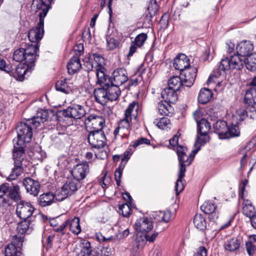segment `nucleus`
Instances as JSON below:
<instances>
[{
  "instance_id": "nucleus-1",
  "label": "nucleus",
  "mask_w": 256,
  "mask_h": 256,
  "mask_svg": "<svg viewBox=\"0 0 256 256\" xmlns=\"http://www.w3.org/2000/svg\"><path fill=\"white\" fill-rule=\"evenodd\" d=\"M134 228L137 232L136 244L138 248H142L147 242H154L158 234V232L154 231L150 235L149 232L154 228L153 222L147 217L138 218L134 224Z\"/></svg>"
},
{
  "instance_id": "nucleus-2",
  "label": "nucleus",
  "mask_w": 256,
  "mask_h": 256,
  "mask_svg": "<svg viewBox=\"0 0 256 256\" xmlns=\"http://www.w3.org/2000/svg\"><path fill=\"white\" fill-rule=\"evenodd\" d=\"M13 140L14 148L12 152L14 167L12 168L10 174L7 178L9 181L15 180L21 174L24 170V167L28 163L25 152L26 144L15 142Z\"/></svg>"
},
{
  "instance_id": "nucleus-3",
  "label": "nucleus",
  "mask_w": 256,
  "mask_h": 256,
  "mask_svg": "<svg viewBox=\"0 0 256 256\" xmlns=\"http://www.w3.org/2000/svg\"><path fill=\"white\" fill-rule=\"evenodd\" d=\"M20 186L17 184L4 182L0 186V208L7 209L12 205V202L22 200Z\"/></svg>"
},
{
  "instance_id": "nucleus-4",
  "label": "nucleus",
  "mask_w": 256,
  "mask_h": 256,
  "mask_svg": "<svg viewBox=\"0 0 256 256\" xmlns=\"http://www.w3.org/2000/svg\"><path fill=\"white\" fill-rule=\"evenodd\" d=\"M244 65V58H242L237 54L230 56V58L226 57L221 60L218 68L213 71L214 74L211 76L218 78L230 69L241 70Z\"/></svg>"
},
{
  "instance_id": "nucleus-5",
  "label": "nucleus",
  "mask_w": 256,
  "mask_h": 256,
  "mask_svg": "<svg viewBox=\"0 0 256 256\" xmlns=\"http://www.w3.org/2000/svg\"><path fill=\"white\" fill-rule=\"evenodd\" d=\"M32 123V121L27 120L18 124L16 128L17 138H14L16 142L26 144L30 142L33 136L32 129L34 128Z\"/></svg>"
},
{
  "instance_id": "nucleus-6",
  "label": "nucleus",
  "mask_w": 256,
  "mask_h": 256,
  "mask_svg": "<svg viewBox=\"0 0 256 256\" xmlns=\"http://www.w3.org/2000/svg\"><path fill=\"white\" fill-rule=\"evenodd\" d=\"M102 126L99 129H94L88 132L87 138L89 144L93 148H103L106 144V138Z\"/></svg>"
},
{
  "instance_id": "nucleus-7",
  "label": "nucleus",
  "mask_w": 256,
  "mask_h": 256,
  "mask_svg": "<svg viewBox=\"0 0 256 256\" xmlns=\"http://www.w3.org/2000/svg\"><path fill=\"white\" fill-rule=\"evenodd\" d=\"M24 236L15 235L12 242L5 248V256H24L21 252Z\"/></svg>"
},
{
  "instance_id": "nucleus-8",
  "label": "nucleus",
  "mask_w": 256,
  "mask_h": 256,
  "mask_svg": "<svg viewBox=\"0 0 256 256\" xmlns=\"http://www.w3.org/2000/svg\"><path fill=\"white\" fill-rule=\"evenodd\" d=\"M59 114L65 118L78 120L81 119L86 115V111L84 106L72 104L66 109L60 111Z\"/></svg>"
},
{
  "instance_id": "nucleus-9",
  "label": "nucleus",
  "mask_w": 256,
  "mask_h": 256,
  "mask_svg": "<svg viewBox=\"0 0 256 256\" xmlns=\"http://www.w3.org/2000/svg\"><path fill=\"white\" fill-rule=\"evenodd\" d=\"M35 65L24 63L19 64L14 72L11 70L8 74L18 81L22 82L26 78L29 76L32 73Z\"/></svg>"
},
{
  "instance_id": "nucleus-10",
  "label": "nucleus",
  "mask_w": 256,
  "mask_h": 256,
  "mask_svg": "<svg viewBox=\"0 0 256 256\" xmlns=\"http://www.w3.org/2000/svg\"><path fill=\"white\" fill-rule=\"evenodd\" d=\"M34 210L35 208L30 202L22 200L17 204L16 214L20 219L26 220L32 216Z\"/></svg>"
},
{
  "instance_id": "nucleus-11",
  "label": "nucleus",
  "mask_w": 256,
  "mask_h": 256,
  "mask_svg": "<svg viewBox=\"0 0 256 256\" xmlns=\"http://www.w3.org/2000/svg\"><path fill=\"white\" fill-rule=\"evenodd\" d=\"M80 218L75 216L66 220L63 224L55 228L56 232H60L64 234L63 232L66 227L68 226L70 230L74 234L78 235L81 232V227L80 224Z\"/></svg>"
},
{
  "instance_id": "nucleus-12",
  "label": "nucleus",
  "mask_w": 256,
  "mask_h": 256,
  "mask_svg": "<svg viewBox=\"0 0 256 256\" xmlns=\"http://www.w3.org/2000/svg\"><path fill=\"white\" fill-rule=\"evenodd\" d=\"M44 21L39 20L36 26L29 30L28 34V40L32 43L38 44L44 36Z\"/></svg>"
},
{
  "instance_id": "nucleus-13",
  "label": "nucleus",
  "mask_w": 256,
  "mask_h": 256,
  "mask_svg": "<svg viewBox=\"0 0 256 256\" xmlns=\"http://www.w3.org/2000/svg\"><path fill=\"white\" fill-rule=\"evenodd\" d=\"M23 47L25 52L24 54L26 56V62L30 64L35 65L34 63L38 57L39 56V44H26Z\"/></svg>"
},
{
  "instance_id": "nucleus-14",
  "label": "nucleus",
  "mask_w": 256,
  "mask_h": 256,
  "mask_svg": "<svg viewBox=\"0 0 256 256\" xmlns=\"http://www.w3.org/2000/svg\"><path fill=\"white\" fill-rule=\"evenodd\" d=\"M52 2L53 0H33V7L36 8V12H40L39 20L44 21Z\"/></svg>"
},
{
  "instance_id": "nucleus-15",
  "label": "nucleus",
  "mask_w": 256,
  "mask_h": 256,
  "mask_svg": "<svg viewBox=\"0 0 256 256\" xmlns=\"http://www.w3.org/2000/svg\"><path fill=\"white\" fill-rule=\"evenodd\" d=\"M88 172L89 165L87 162L77 164L73 168L71 172L73 178L80 182H82Z\"/></svg>"
},
{
  "instance_id": "nucleus-16",
  "label": "nucleus",
  "mask_w": 256,
  "mask_h": 256,
  "mask_svg": "<svg viewBox=\"0 0 256 256\" xmlns=\"http://www.w3.org/2000/svg\"><path fill=\"white\" fill-rule=\"evenodd\" d=\"M128 80L126 70L123 68H118L115 70L111 78V84H114L118 86L127 82Z\"/></svg>"
},
{
  "instance_id": "nucleus-17",
  "label": "nucleus",
  "mask_w": 256,
  "mask_h": 256,
  "mask_svg": "<svg viewBox=\"0 0 256 256\" xmlns=\"http://www.w3.org/2000/svg\"><path fill=\"white\" fill-rule=\"evenodd\" d=\"M216 204L210 201L205 202L200 206V210L206 214H210V220L215 221L218 218V212Z\"/></svg>"
},
{
  "instance_id": "nucleus-18",
  "label": "nucleus",
  "mask_w": 256,
  "mask_h": 256,
  "mask_svg": "<svg viewBox=\"0 0 256 256\" xmlns=\"http://www.w3.org/2000/svg\"><path fill=\"white\" fill-rule=\"evenodd\" d=\"M198 72V70L194 67L190 66L184 72L180 73L182 76H184L182 78L184 86L190 87L192 86L196 80Z\"/></svg>"
},
{
  "instance_id": "nucleus-19",
  "label": "nucleus",
  "mask_w": 256,
  "mask_h": 256,
  "mask_svg": "<svg viewBox=\"0 0 256 256\" xmlns=\"http://www.w3.org/2000/svg\"><path fill=\"white\" fill-rule=\"evenodd\" d=\"M23 185L25 187L27 192L34 196L38 195L40 186L38 181L30 177H26L23 180Z\"/></svg>"
},
{
  "instance_id": "nucleus-20",
  "label": "nucleus",
  "mask_w": 256,
  "mask_h": 256,
  "mask_svg": "<svg viewBox=\"0 0 256 256\" xmlns=\"http://www.w3.org/2000/svg\"><path fill=\"white\" fill-rule=\"evenodd\" d=\"M173 66L182 72L190 66V59L186 54H180L174 58Z\"/></svg>"
},
{
  "instance_id": "nucleus-21",
  "label": "nucleus",
  "mask_w": 256,
  "mask_h": 256,
  "mask_svg": "<svg viewBox=\"0 0 256 256\" xmlns=\"http://www.w3.org/2000/svg\"><path fill=\"white\" fill-rule=\"evenodd\" d=\"M254 46L248 40H243L237 44L236 47V54L242 58H246L252 53Z\"/></svg>"
},
{
  "instance_id": "nucleus-22",
  "label": "nucleus",
  "mask_w": 256,
  "mask_h": 256,
  "mask_svg": "<svg viewBox=\"0 0 256 256\" xmlns=\"http://www.w3.org/2000/svg\"><path fill=\"white\" fill-rule=\"evenodd\" d=\"M148 38L146 33H141L136 36L134 41L132 42L130 46L129 52L127 54L128 58L132 56L136 51L138 48L142 47Z\"/></svg>"
},
{
  "instance_id": "nucleus-23",
  "label": "nucleus",
  "mask_w": 256,
  "mask_h": 256,
  "mask_svg": "<svg viewBox=\"0 0 256 256\" xmlns=\"http://www.w3.org/2000/svg\"><path fill=\"white\" fill-rule=\"evenodd\" d=\"M80 256H100L98 249L92 248L90 242L84 240L80 244Z\"/></svg>"
},
{
  "instance_id": "nucleus-24",
  "label": "nucleus",
  "mask_w": 256,
  "mask_h": 256,
  "mask_svg": "<svg viewBox=\"0 0 256 256\" xmlns=\"http://www.w3.org/2000/svg\"><path fill=\"white\" fill-rule=\"evenodd\" d=\"M214 132L218 136L220 139H226L227 132L228 131V126L227 123L224 120H218L213 125Z\"/></svg>"
},
{
  "instance_id": "nucleus-25",
  "label": "nucleus",
  "mask_w": 256,
  "mask_h": 256,
  "mask_svg": "<svg viewBox=\"0 0 256 256\" xmlns=\"http://www.w3.org/2000/svg\"><path fill=\"white\" fill-rule=\"evenodd\" d=\"M177 91L170 87L166 88L161 92L162 98L165 102L174 104L178 98Z\"/></svg>"
},
{
  "instance_id": "nucleus-26",
  "label": "nucleus",
  "mask_w": 256,
  "mask_h": 256,
  "mask_svg": "<svg viewBox=\"0 0 256 256\" xmlns=\"http://www.w3.org/2000/svg\"><path fill=\"white\" fill-rule=\"evenodd\" d=\"M188 149L187 148L182 146H177L176 154L178 157V160L179 162H188V166H190L192 161L193 160V157L192 154L187 156L186 152Z\"/></svg>"
},
{
  "instance_id": "nucleus-27",
  "label": "nucleus",
  "mask_w": 256,
  "mask_h": 256,
  "mask_svg": "<svg viewBox=\"0 0 256 256\" xmlns=\"http://www.w3.org/2000/svg\"><path fill=\"white\" fill-rule=\"evenodd\" d=\"M108 100L114 101L117 100L121 94L119 86L114 84H108L106 85Z\"/></svg>"
},
{
  "instance_id": "nucleus-28",
  "label": "nucleus",
  "mask_w": 256,
  "mask_h": 256,
  "mask_svg": "<svg viewBox=\"0 0 256 256\" xmlns=\"http://www.w3.org/2000/svg\"><path fill=\"white\" fill-rule=\"evenodd\" d=\"M101 86V88L95 89L94 94L96 101L103 105L108 100L106 86Z\"/></svg>"
},
{
  "instance_id": "nucleus-29",
  "label": "nucleus",
  "mask_w": 256,
  "mask_h": 256,
  "mask_svg": "<svg viewBox=\"0 0 256 256\" xmlns=\"http://www.w3.org/2000/svg\"><path fill=\"white\" fill-rule=\"evenodd\" d=\"M132 120V118L126 117L120 120L118 123V127L121 128L122 138L128 139L130 134V122Z\"/></svg>"
},
{
  "instance_id": "nucleus-30",
  "label": "nucleus",
  "mask_w": 256,
  "mask_h": 256,
  "mask_svg": "<svg viewBox=\"0 0 256 256\" xmlns=\"http://www.w3.org/2000/svg\"><path fill=\"white\" fill-rule=\"evenodd\" d=\"M96 71L97 84L100 86H106L107 84H111V78L106 74V70L104 68H97Z\"/></svg>"
},
{
  "instance_id": "nucleus-31",
  "label": "nucleus",
  "mask_w": 256,
  "mask_h": 256,
  "mask_svg": "<svg viewBox=\"0 0 256 256\" xmlns=\"http://www.w3.org/2000/svg\"><path fill=\"white\" fill-rule=\"evenodd\" d=\"M81 66L80 57L77 56H73L67 64L68 72L70 74H74L80 70Z\"/></svg>"
},
{
  "instance_id": "nucleus-32",
  "label": "nucleus",
  "mask_w": 256,
  "mask_h": 256,
  "mask_svg": "<svg viewBox=\"0 0 256 256\" xmlns=\"http://www.w3.org/2000/svg\"><path fill=\"white\" fill-rule=\"evenodd\" d=\"M82 182L77 180L75 178L68 180L63 185L64 189L68 191L71 195L73 194L79 188H81Z\"/></svg>"
},
{
  "instance_id": "nucleus-33",
  "label": "nucleus",
  "mask_w": 256,
  "mask_h": 256,
  "mask_svg": "<svg viewBox=\"0 0 256 256\" xmlns=\"http://www.w3.org/2000/svg\"><path fill=\"white\" fill-rule=\"evenodd\" d=\"M48 117V112L44 110H40L36 113V115L31 119H28L32 122V125L34 128H38L41 122L46 120Z\"/></svg>"
},
{
  "instance_id": "nucleus-34",
  "label": "nucleus",
  "mask_w": 256,
  "mask_h": 256,
  "mask_svg": "<svg viewBox=\"0 0 256 256\" xmlns=\"http://www.w3.org/2000/svg\"><path fill=\"white\" fill-rule=\"evenodd\" d=\"M54 194L50 192H48L40 196L38 202L42 207L46 206L51 205L54 202Z\"/></svg>"
},
{
  "instance_id": "nucleus-35",
  "label": "nucleus",
  "mask_w": 256,
  "mask_h": 256,
  "mask_svg": "<svg viewBox=\"0 0 256 256\" xmlns=\"http://www.w3.org/2000/svg\"><path fill=\"white\" fill-rule=\"evenodd\" d=\"M212 94V92L209 88H202L198 96V102L202 104H206L210 100Z\"/></svg>"
},
{
  "instance_id": "nucleus-36",
  "label": "nucleus",
  "mask_w": 256,
  "mask_h": 256,
  "mask_svg": "<svg viewBox=\"0 0 256 256\" xmlns=\"http://www.w3.org/2000/svg\"><path fill=\"white\" fill-rule=\"evenodd\" d=\"M158 10V6L156 0H150L147 7L148 14L146 16V20L151 22L154 16L157 14Z\"/></svg>"
},
{
  "instance_id": "nucleus-37",
  "label": "nucleus",
  "mask_w": 256,
  "mask_h": 256,
  "mask_svg": "<svg viewBox=\"0 0 256 256\" xmlns=\"http://www.w3.org/2000/svg\"><path fill=\"white\" fill-rule=\"evenodd\" d=\"M197 132L202 134V135L208 134L210 128V123L205 118H202L198 122H197Z\"/></svg>"
},
{
  "instance_id": "nucleus-38",
  "label": "nucleus",
  "mask_w": 256,
  "mask_h": 256,
  "mask_svg": "<svg viewBox=\"0 0 256 256\" xmlns=\"http://www.w3.org/2000/svg\"><path fill=\"white\" fill-rule=\"evenodd\" d=\"M170 103L160 102L158 103V110L162 115L172 116L173 114L174 108Z\"/></svg>"
},
{
  "instance_id": "nucleus-39",
  "label": "nucleus",
  "mask_w": 256,
  "mask_h": 256,
  "mask_svg": "<svg viewBox=\"0 0 256 256\" xmlns=\"http://www.w3.org/2000/svg\"><path fill=\"white\" fill-rule=\"evenodd\" d=\"M244 101L248 105L256 104V88H250L246 92Z\"/></svg>"
},
{
  "instance_id": "nucleus-40",
  "label": "nucleus",
  "mask_w": 256,
  "mask_h": 256,
  "mask_svg": "<svg viewBox=\"0 0 256 256\" xmlns=\"http://www.w3.org/2000/svg\"><path fill=\"white\" fill-rule=\"evenodd\" d=\"M244 65L246 68L251 71H256V53H252L244 58Z\"/></svg>"
},
{
  "instance_id": "nucleus-41",
  "label": "nucleus",
  "mask_w": 256,
  "mask_h": 256,
  "mask_svg": "<svg viewBox=\"0 0 256 256\" xmlns=\"http://www.w3.org/2000/svg\"><path fill=\"white\" fill-rule=\"evenodd\" d=\"M182 86H184V82L182 78L179 76H173L168 80V87L176 90H179Z\"/></svg>"
},
{
  "instance_id": "nucleus-42",
  "label": "nucleus",
  "mask_w": 256,
  "mask_h": 256,
  "mask_svg": "<svg viewBox=\"0 0 256 256\" xmlns=\"http://www.w3.org/2000/svg\"><path fill=\"white\" fill-rule=\"evenodd\" d=\"M66 81V78L57 81L55 84L56 90L64 94H69L72 91V89Z\"/></svg>"
},
{
  "instance_id": "nucleus-43",
  "label": "nucleus",
  "mask_w": 256,
  "mask_h": 256,
  "mask_svg": "<svg viewBox=\"0 0 256 256\" xmlns=\"http://www.w3.org/2000/svg\"><path fill=\"white\" fill-rule=\"evenodd\" d=\"M194 223L195 226L201 230H206V222L205 218L201 214H196L194 218Z\"/></svg>"
},
{
  "instance_id": "nucleus-44",
  "label": "nucleus",
  "mask_w": 256,
  "mask_h": 256,
  "mask_svg": "<svg viewBox=\"0 0 256 256\" xmlns=\"http://www.w3.org/2000/svg\"><path fill=\"white\" fill-rule=\"evenodd\" d=\"M30 228H32V227L30 226V220L28 219L19 222L18 224L16 230L18 234H23L26 233Z\"/></svg>"
},
{
  "instance_id": "nucleus-45",
  "label": "nucleus",
  "mask_w": 256,
  "mask_h": 256,
  "mask_svg": "<svg viewBox=\"0 0 256 256\" xmlns=\"http://www.w3.org/2000/svg\"><path fill=\"white\" fill-rule=\"evenodd\" d=\"M240 246V240L236 238H233L227 241L225 244V248L230 252L238 250Z\"/></svg>"
},
{
  "instance_id": "nucleus-46",
  "label": "nucleus",
  "mask_w": 256,
  "mask_h": 256,
  "mask_svg": "<svg viewBox=\"0 0 256 256\" xmlns=\"http://www.w3.org/2000/svg\"><path fill=\"white\" fill-rule=\"evenodd\" d=\"M24 52L25 51L23 47L16 50L14 52L13 59L18 62H20L24 60V63H26V56Z\"/></svg>"
},
{
  "instance_id": "nucleus-47",
  "label": "nucleus",
  "mask_w": 256,
  "mask_h": 256,
  "mask_svg": "<svg viewBox=\"0 0 256 256\" xmlns=\"http://www.w3.org/2000/svg\"><path fill=\"white\" fill-rule=\"evenodd\" d=\"M70 196L71 194L64 189L63 186L60 190L56 191L54 194V198L58 202H62Z\"/></svg>"
},
{
  "instance_id": "nucleus-48",
  "label": "nucleus",
  "mask_w": 256,
  "mask_h": 256,
  "mask_svg": "<svg viewBox=\"0 0 256 256\" xmlns=\"http://www.w3.org/2000/svg\"><path fill=\"white\" fill-rule=\"evenodd\" d=\"M227 134H226V138L238 136L240 135V130L238 126L236 124H232L230 127L228 126Z\"/></svg>"
},
{
  "instance_id": "nucleus-49",
  "label": "nucleus",
  "mask_w": 256,
  "mask_h": 256,
  "mask_svg": "<svg viewBox=\"0 0 256 256\" xmlns=\"http://www.w3.org/2000/svg\"><path fill=\"white\" fill-rule=\"evenodd\" d=\"M119 213L124 217H128L132 213V209L127 204H120L118 206Z\"/></svg>"
},
{
  "instance_id": "nucleus-50",
  "label": "nucleus",
  "mask_w": 256,
  "mask_h": 256,
  "mask_svg": "<svg viewBox=\"0 0 256 256\" xmlns=\"http://www.w3.org/2000/svg\"><path fill=\"white\" fill-rule=\"evenodd\" d=\"M94 121L96 124H98L100 126H103L105 124V120L100 116L96 115H90L86 118L85 123Z\"/></svg>"
},
{
  "instance_id": "nucleus-51",
  "label": "nucleus",
  "mask_w": 256,
  "mask_h": 256,
  "mask_svg": "<svg viewBox=\"0 0 256 256\" xmlns=\"http://www.w3.org/2000/svg\"><path fill=\"white\" fill-rule=\"evenodd\" d=\"M158 217V220L160 222H168L171 218V212L170 211H160L157 214Z\"/></svg>"
},
{
  "instance_id": "nucleus-52",
  "label": "nucleus",
  "mask_w": 256,
  "mask_h": 256,
  "mask_svg": "<svg viewBox=\"0 0 256 256\" xmlns=\"http://www.w3.org/2000/svg\"><path fill=\"white\" fill-rule=\"evenodd\" d=\"M186 162H179L178 164V179L176 180V186L178 182H181L182 180H183L184 177L185 176V172H186V166L187 164Z\"/></svg>"
},
{
  "instance_id": "nucleus-53",
  "label": "nucleus",
  "mask_w": 256,
  "mask_h": 256,
  "mask_svg": "<svg viewBox=\"0 0 256 256\" xmlns=\"http://www.w3.org/2000/svg\"><path fill=\"white\" fill-rule=\"evenodd\" d=\"M92 55L96 63V65L95 66L96 70L97 68H104V65L105 64V59L104 58L97 53H94Z\"/></svg>"
},
{
  "instance_id": "nucleus-54",
  "label": "nucleus",
  "mask_w": 256,
  "mask_h": 256,
  "mask_svg": "<svg viewBox=\"0 0 256 256\" xmlns=\"http://www.w3.org/2000/svg\"><path fill=\"white\" fill-rule=\"evenodd\" d=\"M242 213L250 218L256 214L254 206H242Z\"/></svg>"
},
{
  "instance_id": "nucleus-55",
  "label": "nucleus",
  "mask_w": 256,
  "mask_h": 256,
  "mask_svg": "<svg viewBox=\"0 0 256 256\" xmlns=\"http://www.w3.org/2000/svg\"><path fill=\"white\" fill-rule=\"evenodd\" d=\"M100 256H112L114 252V248L104 244L102 250H99Z\"/></svg>"
},
{
  "instance_id": "nucleus-56",
  "label": "nucleus",
  "mask_w": 256,
  "mask_h": 256,
  "mask_svg": "<svg viewBox=\"0 0 256 256\" xmlns=\"http://www.w3.org/2000/svg\"><path fill=\"white\" fill-rule=\"evenodd\" d=\"M108 48L110 50H113L118 46L119 42L113 37L108 36L106 38Z\"/></svg>"
},
{
  "instance_id": "nucleus-57",
  "label": "nucleus",
  "mask_w": 256,
  "mask_h": 256,
  "mask_svg": "<svg viewBox=\"0 0 256 256\" xmlns=\"http://www.w3.org/2000/svg\"><path fill=\"white\" fill-rule=\"evenodd\" d=\"M138 110V102H136V101H134L131 104H130L128 108L125 110L124 115L126 116V117L131 118L133 110H135L136 112H137Z\"/></svg>"
},
{
  "instance_id": "nucleus-58",
  "label": "nucleus",
  "mask_w": 256,
  "mask_h": 256,
  "mask_svg": "<svg viewBox=\"0 0 256 256\" xmlns=\"http://www.w3.org/2000/svg\"><path fill=\"white\" fill-rule=\"evenodd\" d=\"M195 145L200 144V146L204 145L209 140V136L208 134L202 135V134H198Z\"/></svg>"
},
{
  "instance_id": "nucleus-59",
  "label": "nucleus",
  "mask_w": 256,
  "mask_h": 256,
  "mask_svg": "<svg viewBox=\"0 0 256 256\" xmlns=\"http://www.w3.org/2000/svg\"><path fill=\"white\" fill-rule=\"evenodd\" d=\"M246 110L250 118L254 119L256 118V109L254 105H248Z\"/></svg>"
},
{
  "instance_id": "nucleus-60",
  "label": "nucleus",
  "mask_w": 256,
  "mask_h": 256,
  "mask_svg": "<svg viewBox=\"0 0 256 256\" xmlns=\"http://www.w3.org/2000/svg\"><path fill=\"white\" fill-rule=\"evenodd\" d=\"M132 142H133L132 146L134 148H136L138 147V146L143 144L149 145V144H150V140L146 138H141L140 139H138L135 141H134Z\"/></svg>"
},
{
  "instance_id": "nucleus-61",
  "label": "nucleus",
  "mask_w": 256,
  "mask_h": 256,
  "mask_svg": "<svg viewBox=\"0 0 256 256\" xmlns=\"http://www.w3.org/2000/svg\"><path fill=\"white\" fill-rule=\"evenodd\" d=\"M246 247L248 254L250 256L253 255L256 250V246L251 242H246Z\"/></svg>"
},
{
  "instance_id": "nucleus-62",
  "label": "nucleus",
  "mask_w": 256,
  "mask_h": 256,
  "mask_svg": "<svg viewBox=\"0 0 256 256\" xmlns=\"http://www.w3.org/2000/svg\"><path fill=\"white\" fill-rule=\"evenodd\" d=\"M170 123V120L168 118L163 117L160 120L156 125L160 128L164 129Z\"/></svg>"
},
{
  "instance_id": "nucleus-63",
  "label": "nucleus",
  "mask_w": 256,
  "mask_h": 256,
  "mask_svg": "<svg viewBox=\"0 0 256 256\" xmlns=\"http://www.w3.org/2000/svg\"><path fill=\"white\" fill-rule=\"evenodd\" d=\"M208 251L204 246H200L194 254L193 256H207Z\"/></svg>"
},
{
  "instance_id": "nucleus-64",
  "label": "nucleus",
  "mask_w": 256,
  "mask_h": 256,
  "mask_svg": "<svg viewBox=\"0 0 256 256\" xmlns=\"http://www.w3.org/2000/svg\"><path fill=\"white\" fill-rule=\"evenodd\" d=\"M168 14H164L160 21L161 27L162 28H166L168 25Z\"/></svg>"
}]
</instances>
